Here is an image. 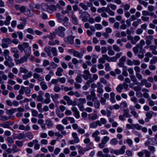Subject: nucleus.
<instances>
[{
	"label": "nucleus",
	"instance_id": "55",
	"mask_svg": "<svg viewBox=\"0 0 157 157\" xmlns=\"http://www.w3.org/2000/svg\"><path fill=\"white\" fill-rule=\"evenodd\" d=\"M108 54L110 56H113L114 55L115 52L113 50L111 49V48L108 47Z\"/></svg>",
	"mask_w": 157,
	"mask_h": 157
},
{
	"label": "nucleus",
	"instance_id": "8",
	"mask_svg": "<svg viewBox=\"0 0 157 157\" xmlns=\"http://www.w3.org/2000/svg\"><path fill=\"white\" fill-rule=\"evenodd\" d=\"M71 110L74 113V116L77 119H78L80 117L79 113L78 110L77 108L75 106L71 108Z\"/></svg>",
	"mask_w": 157,
	"mask_h": 157
},
{
	"label": "nucleus",
	"instance_id": "2",
	"mask_svg": "<svg viewBox=\"0 0 157 157\" xmlns=\"http://www.w3.org/2000/svg\"><path fill=\"white\" fill-rule=\"evenodd\" d=\"M41 7L43 10L50 13H52L53 11H56V7L55 5H50L45 3H42Z\"/></svg>",
	"mask_w": 157,
	"mask_h": 157
},
{
	"label": "nucleus",
	"instance_id": "58",
	"mask_svg": "<svg viewBox=\"0 0 157 157\" xmlns=\"http://www.w3.org/2000/svg\"><path fill=\"white\" fill-rule=\"evenodd\" d=\"M58 81L61 83L63 84L65 82L66 79L65 77L58 78Z\"/></svg>",
	"mask_w": 157,
	"mask_h": 157
},
{
	"label": "nucleus",
	"instance_id": "18",
	"mask_svg": "<svg viewBox=\"0 0 157 157\" xmlns=\"http://www.w3.org/2000/svg\"><path fill=\"white\" fill-rule=\"evenodd\" d=\"M140 37L139 36H136L134 37H133L131 43L133 44H135L137 42L140 40Z\"/></svg>",
	"mask_w": 157,
	"mask_h": 157
},
{
	"label": "nucleus",
	"instance_id": "1",
	"mask_svg": "<svg viewBox=\"0 0 157 157\" xmlns=\"http://www.w3.org/2000/svg\"><path fill=\"white\" fill-rule=\"evenodd\" d=\"M18 48L21 52H23L24 51L26 55L28 56L30 55L31 49L28 43L23 42L22 44L18 45Z\"/></svg>",
	"mask_w": 157,
	"mask_h": 157
},
{
	"label": "nucleus",
	"instance_id": "21",
	"mask_svg": "<svg viewBox=\"0 0 157 157\" xmlns=\"http://www.w3.org/2000/svg\"><path fill=\"white\" fill-rule=\"evenodd\" d=\"M54 75V73L52 71L50 70V71L48 75H46L45 77V79L47 81H49L51 77L52 76H53Z\"/></svg>",
	"mask_w": 157,
	"mask_h": 157
},
{
	"label": "nucleus",
	"instance_id": "14",
	"mask_svg": "<svg viewBox=\"0 0 157 157\" xmlns=\"http://www.w3.org/2000/svg\"><path fill=\"white\" fill-rule=\"evenodd\" d=\"M145 52V50L144 49L140 48L139 53L138 55V57L140 59H142L144 56V54Z\"/></svg>",
	"mask_w": 157,
	"mask_h": 157
},
{
	"label": "nucleus",
	"instance_id": "62",
	"mask_svg": "<svg viewBox=\"0 0 157 157\" xmlns=\"http://www.w3.org/2000/svg\"><path fill=\"white\" fill-rule=\"evenodd\" d=\"M130 100L135 104L138 103V99L135 96H133L131 98Z\"/></svg>",
	"mask_w": 157,
	"mask_h": 157
},
{
	"label": "nucleus",
	"instance_id": "40",
	"mask_svg": "<svg viewBox=\"0 0 157 157\" xmlns=\"http://www.w3.org/2000/svg\"><path fill=\"white\" fill-rule=\"evenodd\" d=\"M24 31L25 32H27L33 35L34 34L33 28H29L26 30H25Z\"/></svg>",
	"mask_w": 157,
	"mask_h": 157
},
{
	"label": "nucleus",
	"instance_id": "47",
	"mask_svg": "<svg viewBox=\"0 0 157 157\" xmlns=\"http://www.w3.org/2000/svg\"><path fill=\"white\" fill-rule=\"evenodd\" d=\"M89 150V149H87L86 148H85L84 149H82V148L79 150H78V153L81 155H83L84 154L85 152Z\"/></svg>",
	"mask_w": 157,
	"mask_h": 157
},
{
	"label": "nucleus",
	"instance_id": "53",
	"mask_svg": "<svg viewBox=\"0 0 157 157\" xmlns=\"http://www.w3.org/2000/svg\"><path fill=\"white\" fill-rule=\"evenodd\" d=\"M107 9V8H106L104 7H103L101 8H98L97 10V12L98 13H101V12H103L104 11H106Z\"/></svg>",
	"mask_w": 157,
	"mask_h": 157
},
{
	"label": "nucleus",
	"instance_id": "46",
	"mask_svg": "<svg viewBox=\"0 0 157 157\" xmlns=\"http://www.w3.org/2000/svg\"><path fill=\"white\" fill-rule=\"evenodd\" d=\"M46 124L48 128H50L53 126V124L51 120H47L46 121Z\"/></svg>",
	"mask_w": 157,
	"mask_h": 157
},
{
	"label": "nucleus",
	"instance_id": "54",
	"mask_svg": "<svg viewBox=\"0 0 157 157\" xmlns=\"http://www.w3.org/2000/svg\"><path fill=\"white\" fill-rule=\"evenodd\" d=\"M20 72L23 73L25 74L27 73L28 71V70L27 69L22 67H21L20 68Z\"/></svg>",
	"mask_w": 157,
	"mask_h": 157
},
{
	"label": "nucleus",
	"instance_id": "39",
	"mask_svg": "<svg viewBox=\"0 0 157 157\" xmlns=\"http://www.w3.org/2000/svg\"><path fill=\"white\" fill-rule=\"evenodd\" d=\"M25 92L26 95L28 96H30V94L31 93V90L28 87H25Z\"/></svg>",
	"mask_w": 157,
	"mask_h": 157
},
{
	"label": "nucleus",
	"instance_id": "5",
	"mask_svg": "<svg viewBox=\"0 0 157 157\" xmlns=\"http://www.w3.org/2000/svg\"><path fill=\"white\" fill-rule=\"evenodd\" d=\"M11 41V40L8 38H3L2 40V47L3 48H7L9 46L8 45L10 44Z\"/></svg>",
	"mask_w": 157,
	"mask_h": 157
},
{
	"label": "nucleus",
	"instance_id": "10",
	"mask_svg": "<svg viewBox=\"0 0 157 157\" xmlns=\"http://www.w3.org/2000/svg\"><path fill=\"white\" fill-rule=\"evenodd\" d=\"M33 78L37 79L39 81H43L44 79V77L37 73H34L33 75Z\"/></svg>",
	"mask_w": 157,
	"mask_h": 157
},
{
	"label": "nucleus",
	"instance_id": "36",
	"mask_svg": "<svg viewBox=\"0 0 157 157\" xmlns=\"http://www.w3.org/2000/svg\"><path fill=\"white\" fill-rule=\"evenodd\" d=\"M11 19V18L10 16H7L6 17V20L4 21L5 24L7 25H9Z\"/></svg>",
	"mask_w": 157,
	"mask_h": 157
},
{
	"label": "nucleus",
	"instance_id": "27",
	"mask_svg": "<svg viewBox=\"0 0 157 157\" xmlns=\"http://www.w3.org/2000/svg\"><path fill=\"white\" fill-rule=\"evenodd\" d=\"M124 113L123 114V116L126 117H131V115L129 113V110L126 109L123 110Z\"/></svg>",
	"mask_w": 157,
	"mask_h": 157
},
{
	"label": "nucleus",
	"instance_id": "56",
	"mask_svg": "<svg viewBox=\"0 0 157 157\" xmlns=\"http://www.w3.org/2000/svg\"><path fill=\"white\" fill-rule=\"evenodd\" d=\"M56 127L59 131H62L64 129V127L62 125L60 124L57 125Z\"/></svg>",
	"mask_w": 157,
	"mask_h": 157
},
{
	"label": "nucleus",
	"instance_id": "6",
	"mask_svg": "<svg viewBox=\"0 0 157 157\" xmlns=\"http://www.w3.org/2000/svg\"><path fill=\"white\" fill-rule=\"evenodd\" d=\"M91 74L88 70H85L84 71L82 76L85 80H87L89 78H91Z\"/></svg>",
	"mask_w": 157,
	"mask_h": 157
},
{
	"label": "nucleus",
	"instance_id": "51",
	"mask_svg": "<svg viewBox=\"0 0 157 157\" xmlns=\"http://www.w3.org/2000/svg\"><path fill=\"white\" fill-rule=\"evenodd\" d=\"M31 111L32 116L34 117H36L38 115V112L33 109H31Z\"/></svg>",
	"mask_w": 157,
	"mask_h": 157
},
{
	"label": "nucleus",
	"instance_id": "22",
	"mask_svg": "<svg viewBox=\"0 0 157 157\" xmlns=\"http://www.w3.org/2000/svg\"><path fill=\"white\" fill-rule=\"evenodd\" d=\"M50 48L51 47L50 46H47L44 48V51L47 54L48 56L50 57L51 55Z\"/></svg>",
	"mask_w": 157,
	"mask_h": 157
},
{
	"label": "nucleus",
	"instance_id": "32",
	"mask_svg": "<svg viewBox=\"0 0 157 157\" xmlns=\"http://www.w3.org/2000/svg\"><path fill=\"white\" fill-rule=\"evenodd\" d=\"M130 77L131 79V81L134 83L135 84H137L138 83V82L135 76L134 75H130Z\"/></svg>",
	"mask_w": 157,
	"mask_h": 157
},
{
	"label": "nucleus",
	"instance_id": "30",
	"mask_svg": "<svg viewBox=\"0 0 157 157\" xmlns=\"http://www.w3.org/2000/svg\"><path fill=\"white\" fill-rule=\"evenodd\" d=\"M10 122L7 121L4 123H2L1 127L4 128H10Z\"/></svg>",
	"mask_w": 157,
	"mask_h": 157
},
{
	"label": "nucleus",
	"instance_id": "45",
	"mask_svg": "<svg viewBox=\"0 0 157 157\" xmlns=\"http://www.w3.org/2000/svg\"><path fill=\"white\" fill-rule=\"evenodd\" d=\"M109 7H110L111 9L113 10H115L117 8V6L116 5L113 4H109L107 5L108 9L109 8Z\"/></svg>",
	"mask_w": 157,
	"mask_h": 157
},
{
	"label": "nucleus",
	"instance_id": "25",
	"mask_svg": "<svg viewBox=\"0 0 157 157\" xmlns=\"http://www.w3.org/2000/svg\"><path fill=\"white\" fill-rule=\"evenodd\" d=\"M40 85L43 90H45L48 88V86L44 81L41 82H40Z\"/></svg>",
	"mask_w": 157,
	"mask_h": 157
},
{
	"label": "nucleus",
	"instance_id": "42",
	"mask_svg": "<svg viewBox=\"0 0 157 157\" xmlns=\"http://www.w3.org/2000/svg\"><path fill=\"white\" fill-rule=\"evenodd\" d=\"M94 107L96 109H98L100 106V103L98 100H96L94 103Z\"/></svg>",
	"mask_w": 157,
	"mask_h": 157
},
{
	"label": "nucleus",
	"instance_id": "44",
	"mask_svg": "<svg viewBox=\"0 0 157 157\" xmlns=\"http://www.w3.org/2000/svg\"><path fill=\"white\" fill-rule=\"evenodd\" d=\"M51 98L53 101H56L59 98V95L57 94H55L54 95L51 94Z\"/></svg>",
	"mask_w": 157,
	"mask_h": 157
},
{
	"label": "nucleus",
	"instance_id": "19",
	"mask_svg": "<svg viewBox=\"0 0 157 157\" xmlns=\"http://www.w3.org/2000/svg\"><path fill=\"white\" fill-rule=\"evenodd\" d=\"M17 111V109H12L7 110L6 112L7 114L11 116Z\"/></svg>",
	"mask_w": 157,
	"mask_h": 157
},
{
	"label": "nucleus",
	"instance_id": "48",
	"mask_svg": "<svg viewBox=\"0 0 157 157\" xmlns=\"http://www.w3.org/2000/svg\"><path fill=\"white\" fill-rule=\"evenodd\" d=\"M114 50L116 52H119L121 51V48L118 46L114 44L113 46Z\"/></svg>",
	"mask_w": 157,
	"mask_h": 157
},
{
	"label": "nucleus",
	"instance_id": "15",
	"mask_svg": "<svg viewBox=\"0 0 157 157\" xmlns=\"http://www.w3.org/2000/svg\"><path fill=\"white\" fill-rule=\"evenodd\" d=\"M115 94L113 92H112L110 93V101L112 103H114L116 102V101L115 98Z\"/></svg>",
	"mask_w": 157,
	"mask_h": 157
},
{
	"label": "nucleus",
	"instance_id": "31",
	"mask_svg": "<svg viewBox=\"0 0 157 157\" xmlns=\"http://www.w3.org/2000/svg\"><path fill=\"white\" fill-rule=\"evenodd\" d=\"M145 42L143 40H142L140 41L139 43L137 44V46L139 47V49H143V46L145 45Z\"/></svg>",
	"mask_w": 157,
	"mask_h": 157
},
{
	"label": "nucleus",
	"instance_id": "16",
	"mask_svg": "<svg viewBox=\"0 0 157 157\" xmlns=\"http://www.w3.org/2000/svg\"><path fill=\"white\" fill-rule=\"evenodd\" d=\"M63 71V70L61 67H59L57 68V71L56 72V75L59 76H62V73Z\"/></svg>",
	"mask_w": 157,
	"mask_h": 157
},
{
	"label": "nucleus",
	"instance_id": "11",
	"mask_svg": "<svg viewBox=\"0 0 157 157\" xmlns=\"http://www.w3.org/2000/svg\"><path fill=\"white\" fill-rule=\"evenodd\" d=\"M88 119L92 121H94L98 118V116L97 114L92 113L88 114Z\"/></svg>",
	"mask_w": 157,
	"mask_h": 157
},
{
	"label": "nucleus",
	"instance_id": "26",
	"mask_svg": "<svg viewBox=\"0 0 157 157\" xmlns=\"http://www.w3.org/2000/svg\"><path fill=\"white\" fill-rule=\"evenodd\" d=\"M118 141L116 138H113L110 141V144L112 145L115 146L118 143Z\"/></svg>",
	"mask_w": 157,
	"mask_h": 157
},
{
	"label": "nucleus",
	"instance_id": "43",
	"mask_svg": "<svg viewBox=\"0 0 157 157\" xmlns=\"http://www.w3.org/2000/svg\"><path fill=\"white\" fill-rule=\"evenodd\" d=\"M75 81L81 83L82 79L81 78V75H78L75 79Z\"/></svg>",
	"mask_w": 157,
	"mask_h": 157
},
{
	"label": "nucleus",
	"instance_id": "63",
	"mask_svg": "<svg viewBox=\"0 0 157 157\" xmlns=\"http://www.w3.org/2000/svg\"><path fill=\"white\" fill-rule=\"evenodd\" d=\"M25 138V135L23 134L20 133L18 134L17 136V138L19 140H21Z\"/></svg>",
	"mask_w": 157,
	"mask_h": 157
},
{
	"label": "nucleus",
	"instance_id": "13",
	"mask_svg": "<svg viewBox=\"0 0 157 157\" xmlns=\"http://www.w3.org/2000/svg\"><path fill=\"white\" fill-rule=\"evenodd\" d=\"M27 58L26 56H23V57L17 60L16 61V63L17 64H19L22 63L24 62H27Z\"/></svg>",
	"mask_w": 157,
	"mask_h": 157
},
{
	"label": "nucleus",
	"instance_id": "33",
	"mask_svg": "<svg viewBox=\"0 0 157 157\" xmlns=\"http://www.w3.org/2000/svg\"><path fill=\"white\" fill-rule=\"evenodd\" d=\"M34 71L36 73H43L44 69L41 67H36L34 69Z\"/></svg>",
	"mask_w": 157,
	"mask_h": 157
},
{
	"label": "nucleus",
	"instance_id": "50",
	"mask_svg": "<svg viewBox=\"0 0 157 157\" xmlns=\"http://www.w3.org/2000/svg\"><path fill=\"white\" fill-rule=\"evenodd\" d=\"M53 90L55 92L58 93L60 91L61 88L59 86L56 85L55 86Z\"/></svg>",
	"mask_w": 157,
	"mask_h": 157
},
{
	"label": "nucleus",
	"instance_id": "29",
	"mask_svg": "<svg viewBox=\"0 0 157 157\" xmlns=\"http://www.w3.org/2000/svg\"><path fill=\"white\" fill-rule=\"evenodd\" d=\"M72 135L74 140H75V141L77 142H79L80 140L78 136V134L77 133L73 132L72 134Z\"/></svg>",
	"mask_w": 157,
	"mask_h": 157
},
{
	"label": "nucleus",
	"instance_id": "3",
	"mask_svg": "<svg viewBox=\"0 0 157 157\" xmlns=\"http://www.w3.org/2000/svg\"><path fill=\"white\" fill-rule=\"evenodd\" d=\"M126 149V147L125 145L122 146L119 150H114L113 149L110 150L111 154H114L117 155L120 154H123L125 151V149Z\"/></svg>",
	"mask_w": 157,
	"mask_h": 157
},
{
	"label": "nucleus",
	"instance_id": "34",
	"mask_svg": "<svg viewBox=\"0 0 157 157\" xmlns=\"http://www.w3.org/2000/svg\"><path fill=\"white\" fill-rule=\"evenodd\" d=\"M142 74L144 75H150L152 73V72L150 71L148 69H146L145 71H142Z\"/></svg>",
	"mask_w": 157,
	"mask_h": 157
},
{
	"label": "nucleus",
	"instance_id": "28",
	"mask_svg": "<svg viewBox=\"0 0 157 157\" xmlns=\"http://www.w3.org/2000/svg\"><path fill=\"white\" fill-rule=\"evenodd\" d=\"M24 14L29 17H32L33 15V13H31L30 10L28 9L25 10Z\"/></svg>",
	"mask_w": 157,
	"mask_h": 157
},
{
	"label": "nucleus",
	"instance_id": "64",
	"mask_svg": "<svg viewBox=\"0 0 157 157\" xmlns=\"http://www.w3.org/2000/svg\"><path fill=\"white\" fill-rule=\"evenodd\" d=\"M106 12L108 13L111 16H113L115 15L114 12L110 10L109 8L107 10V9Z\"/></svg>",
	"mask_w": 157,
	"mask_h": 157
},
{
	"label": "nucleus",
	"instance_id": "24",
	"mask_svg": "<svg viewBox=\"0 0 157 157\" xmlns=\"http://www.w3.org/2000/svg\"><path fill=\"white\" fill-rule=\"evenodd\" d=\"M73 55L74 56L78 57L79 59H81L82 57V54L80 53L78 51L75 50L74 52Z\"/></svg>",
	"mask_w": 157,
	"mask_h": 157
},
{
	"label": "nucleus",
	"instance_id": "12",
	"mask_svg": "<svg viewBox=\"0 0 157 157\" xmlns=\"http://www.w3.org/2000/svg\"><path fill=\"white\" fill-rule=\"evenodd\" d=\"M45 97L46 99L44 101L42 102L43 103L48 104L50 102L51 99H50V94L48 93H46L45 94Z\"/></svg>",
	"mask_w": 157,
	"mask_h": 157
},
{
	"label": "nucleus",
	"instance_id": "38",
	"mask_svg": "<svg viewBox=\"0 0 157 157\" xmlns=\"http://www.w3.org/2000/svg\"><path fill=\"white\" fill-rule=\"evenodd\" d=\"M51 51L54 56H57L58 55L57 49L55 47H53L51 49Z\"/></svg>",
	"mask_w": 157,
	"mask_h": 157
},
{
	"label": "nucleus",
	"instance_id": "20",
	"mask_svg": "<svg viewBox=\"0 0 157 157\" xmlns=\"http://www.w3.org/2000/svg\"><path fill=\"white\" fill-rule=\"evenodd\" d=\"M71 18L72 19V23L75 25H77L78 24V21L77 17L73 13L71 16Z\"/></svg>",
	"mask_w": 157,
	"mask_h": 157
},
{
	"label": "nucleus",
	"instance_id": "59",
	"mask_svg": "<svg viewBox=\"0 0 157 157\" xmlns=\"http://www.w3.org/2000/svg\"><path fill=\"white\" fill-rule=\"evenodd\" d=\"M94 82V80L92 78H90V79L88 80L86 83L85 85L87 86L88 87H89L90 85V84L91 83Z\"/></svg>",
	"mask_w": 157,
	"mask_h": 157
},
{
	"label": "nucleus",
	"instance_id": "17",
	"mask_svg": "<svg viewBox=\"0 0 157 157\" xmlns=\"http://www.w3.org/2000/svg\"><path fill=\"white\" fill-rule=\"evenodd\" d=\"M9 61L6 60L4 62V64L7 66H8L10 68H11L14 67L15 64L13 62H9Z\"/></svg>",
	"mask_w": 157,
	"mask_h": 157
},
{
	"label": "nucleus",
	"instance_id": "57",
	"mask_svg": "<svg viewBox=\"0 0 157 157\" xmlns=\"http://www.w3.org/2000/svg\"><path fill=\"white\" fill-rule=\"evenodd\" d=\"M100 134L98 130H96L94 132L92 135V136L94 138L98 136V135Z\"/></svg>",
	"mask_w": 157,
	"mask_h": 157
},
{
	"label": "nucleus",
	"instance_id": "41",
	"mask_svg": "<svg viewBox=\"0 0 157 157\" xmlns=\"http://www.w3.org/2000/svg\"><path fill=\"white\" fill-rule=\"evenodd\" d=\"M11 118V117H7L3 115L0 116V120L3 121L8 120Z\"/></svg>",
	"mask_w": 157,
	"mask_h": 157
},
{
	"label": "nucleus",
	"instance_id": "52",
	"mask_svg": "<svg viewBox=\"0 0 157 157\" xmlns=\"http://www.w3.org/2000/svg\"><path fill=\"white\" fill-rule=\"evenodd\" d=\"M132 125L133 126V129L136 128L139 130H140L141 129L142 126L138 124H132Z\"/></svg>",
	"mask_w": 157,
	"mask_h": 157
},
{
	"label": "nucleus",
	"instance_id": "35",
	"mask_svg": "<svg viewBox=\"0 0 157 157\" xmlns=\"http://www.w3.org/2000/svg\"><path fill=\"white\" fill-rule=\"evenodd\" d=\"M123 86L122 84H120L118 85L116 88V90L118 93H121L122 90L123 89Z\"/></svg>",
	"mask_w": 157,
	"mask_h": 157
},
{
	"label": "nucleus",
	"instance_id": "60",
	"mask_svg": "<svg viewBox=\"0 0 157 157\" xmlns=\"http://www.w3.org/2000/svg\"><path fill=\"white\" fill-rule=\"evenodd\" d=\"M138 2L140 4L143 5L145 7H146L148 5V3L142 0H138Z\"/></svg>",
	"mask_w": 157,
	"mask_h": 157
},
{
	"label": "nucleus",
	"instance_id": "37",
	"mask_svg": "<svg viewBox=\"0 0 157 157\" xmlns=\"http://www.w3.org/2000/svg\"><path fill=\"white\" fill-rule=\"evenodd\" d=\"M109 137L108 136H105L102 139L101 142L105 144H106L109 141Z\"/></svg>",
	"mask_w": 157,
	"mask_h": 157
},
{
	"label": "nucleus",
	"instance_id": "23",
	"mask_svg": "<svg viewBox=\"0 0 157 157\" xmlns=\"http://www.w3.org/2000/svg\"><path fill=\"white\" fill-rule=\"evenodd\" d=\"M64 99L67 101V104L68 105H70L72 104V101L70 99L69 97L67 96H65L63 97Z\"/></svg>",
	"mask_w": 157,
	"mask_h": 157
},
{
	"label": "nucleus",
	"instance_id": "7",
	"mask_svg": "<svg viewBox=\"0 0 157 157\" xmlns=\"http://www.w3.org/2000/svg\"><path fill=\"white\" fill-rule=\"evenodd\" d=\"M74 36H69L68 37H65L63 40L66 43L72 44L74 43Z\"/></svg>",
	"mask_w": 157,
	"mask_h": 157
},
{
	"label": "nucleus",
	"instance_id": "61",
	"mask_svg": "<svg viewBox=\"0 0 157 157\" xmlns=\"http://www.w3.org/2000/svg\"><path fill=\"white\" fill-rule=\"evenodd\" d=\"M86 147H87V148H86L87 149H89V150L92 149L93 147V144L92 142H90L86 144Z\"/></svg>",
	"mask_w": 157,
	"mask_h": 157
},
{
	"label": "nucleus",
	"instance_id": "49",
	"mask_svg": "<svg viewBox=\"0 0 157 157\" xmlns=\"http://www.w3.org/2000/svg\"><path fill=\"white\" fill-rule=\"evenodd\" d=\"M79 5L84 10H87L88 9L87 5H86L84 3H81L79 4Z\"/></svg>",
	"mask_w": 157,
	"mask_h": 157
},
{
	"label": "nucleus",
	"instance_id": "9",
	"mask_svg": "<svg viewBox=\"0 0 157 157\" xmlns=\"http://www.w3.org/2000/svg\"><path fill=\"white\" fill-rule=\"evenodd\" d=\"M153 39V37L152 36L148 35L145 36L146 41L145 42L146 44L148 45H150L152 44V40Z\"/></svg>",
	"mask_w": 157,
	"mask_h": 157
},
{
	"label": "nucleus",
	"instance_id": "4",
	"mask_svg": "<svg viewBox=\"0 0 157 157\" xmlns=\"http://www.w3.org/2000/svg\"><path fill=\"white\" fill-rule=\"evenodd\" d=\"M65 30L66 29L64 27L61 26H59L58 29L55 30V31L56 34L59 36L63 38L65 36L64 32Z\"/></svg>",
	"mask_w": 157,
	"mask_h": 157
}]
</instances>
